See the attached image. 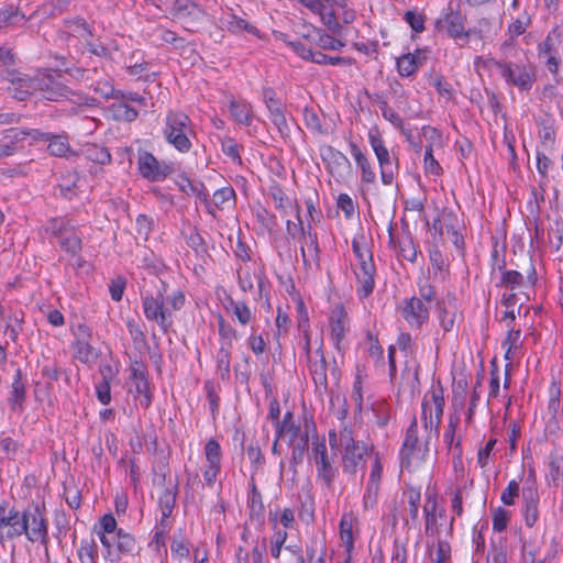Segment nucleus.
<instances>
[{
    "mask_svg": "<svg viewBox=\"0 0 563 563\" xmlns=\"http://www.w3.org/2000/svg\"><path fill=\"white\" fill-rule=\"evenodd\" d=\"M522 499H523V519L527 527L532 528L539 519V492L538 485L533 472H530L529 476L525 481L522 487Z\"/></svg>",
    "mask_w": 563,
    "mask_h": 563,
    "instance_id": "obj_19",
    "label": "nucleus"
},
{
    "mask_svg": "<svg viewBox=\"0 0 563 563\" xmlns=\"http://www.w3.org/2000/svg\"><path fill=\"white\" fill-rule=\"evenodd\" d=\"M170 13L190 32H194L206 16V11L191 0H174Z\"/></svg>",
    "mask_w": 563,
    "mask_h": 563,
    "instance_id": "obj_13",
    "label": "nucleus"
},
{
    "mask_svg": "<svg viewBox=\"0 0 563 563\" xmlns=\"http://www.w3.org/2000/svg\"><path fill=\"white\" fill-rule=\"evenodd\" d=\"M367 139L378 162L382 183L390 186L398 173V159L390 155L378 128L369 129Z\"/></svg>",
    "mask_w": 563,
    "mask_h": 563,
    "instance_id": "obj_8",
    "label": "nucleus"
},
{
    "mask_svg": "<svg viewBox=\"0 0 563 563\" xmlns=\"http://www.w3.org/2000/svg\"><path fill=\"white\" fill-rule=\"evenodd\" d=\"M176 185L178 186V188L187 196H194L196 197L197 200H199L200 202H203L207 205L208 209H209V212H212L211 211V205L209 203L208 201V192L203 186V184L201 183H194L191 181L188 177L186 176H180L177 181H176Z\"/></svg>",
    "mask_w": 563,
    "mask_h": 563,
    "instance_id": "obj_34",
    "label": "nucleus"
},
{
    "mask_svg": "<svg viewBox=\"0 0 563 563\" xmlns=\"http://www.w3.org/2000/svg\"><path fill=\"white\" fill-rule=\"evenodd\" d=\"M398 249H399L400 256H402L405 260H407L411 263L417 261L418 250H417V245L410 234L407 233V234H404L401 238H399Z\"/></svg>",
    "mask_w": 563,
    "mask_h": 563,
    "instance_id": "obj_47",
    "label": "nucleus"
},
{
    "mask_svg": "<svg viewBox=\"0 0 563 563\" xmlns=\"http://www.w3.org/2000/svg\"><path fill=\"white\" fill-rule=\"evenodd\" d=\"M477 69L495 66L499 69L501 77L507 84L518 87L520 90L529 91L534 81V73L531 66L477 57L474 62Z\"/></svg>",
    "mask_w": 563,
    "mask_h": 563,
    "instance_id": "obj_6",
    "label": "nucleus"
},
{
    "mask_svg": "<svg viewBox=\"0 0 563 563\" xmlns=\"http://www.w3.org/2000/svg\"><path fill=\"white\" fill-rule=\"evenodd\" d=\"M317 45L322 49L341 51L345 44L341 40L323 33L318 36Z\"/></svg>",
    "mask_w": 563,
    "mask_h": 563,
    "instance_id": "obj_60",
    "label": "nucleus"
},
{
    "mask_svg": "<svg viewBox=\"0 0 563 563\" xmlns=\"http://www.w3.org/2000/svg\"><path fill=\"white\" fill-rule=\"evenodd\" d=\"M378 486L366 484L362 500L364 510H371L376 507L378 501Z\"/></svg>",
    "mask_w": 563,
    "mask_h": 563,
    "instance_id": "obj_59",
    "label": "nucleus"
},
{
    "mask_svg": "<svg viewBox=\"0 0 563 563\" xmlns=\"http://www.w3.org/2000/svg\"><path fill=\"white\" fill-rule=\"evenodd\" d=\"M25 398V386L21 379L20 372L16 373L11 389V396L9 398L10 405L13 410L21 409Z\"/></svg>",
    "mask_w": 563,
    "mask_h": 563,
    "instance_id": "obj_46",
    "label": "nucleus"
},
{
    "mask_svg": "<svg viewBox=\"0 0 563 563\" xmlns=\"http://www.w3.org/2000/svg\"><path fill=\"white\" fill-rule=\"evenodd\" d=\"M465 18L463 14L454 10L451 4L443 9L440 16L435 20L434 26L439 32H446L453 38L468 37V32L465 31Z\"/></svg>",
    "mask_w": 563,
    "mask_h": 563,
    "instance_id": "obj_14",
    "label": "nucleus"
},
{
    "mask_svg": "<svg viewBox=\"0 0 563 563\" xmlns=\"http://www.w3.org/2000/svg\"><path fill=\"white\" fill-rule=\"evenodd\" d=\"M185 305V295L181 290L167 291L166 285L162 286L155 294L142 297L144 316L148 321L155 322L166 333L173 324L174 313Z\"/></svg>",
    "mask_w": 563,
    "mask_h": 563,
    "instance_id": "obj_1",
    "label": "nucleus"
},
{
    "mask_svg": "<svg viewBox=\"0 0 563 563\" xmlns=\"http://www.w3.org/2000/svg\"><path fill=\"white\" fill-rule=\"evenodd\" d=\"M300 254L302 257L303 265L307 268L318 267L320 261V247L318 242V235L310 224L307 225V231L301 236Z\"/></svg>",
    "mask_w": 563,
    "mask_h": 563,
    "instance_id": "obj_28",
    "label": "nucleus"
},
{
    "mask_svg": "<svg viewBox=\"0 0 563 563\" xmlns=\"http://www.w3.org/2000/svg\"><path fill=\"white\" fill-rule=\"evenodd\" d=\"M519 492L520 482L517 479H511L500 495L503 504L506 506L515 505L516 498L519 496Z\"/></svg>",
    "mask_w": 563,
    "mask_h": 563,
    "instance_id": "obj_55",
    "label": "nucleus"
},
{
    "mask_svg": "<svg viewBox=\"0 0 563 563\" xmlns=\"http://www.w3.org/2000/svg\"><path fill=\"white\" fill-rule=\"evenodd\" d=\"M77 552L80 563H98V548L95 540H81Z\"/></svg>",
    "mask_w": 563,
    "mask_h": 563,
    "instance_id": "obj_45",
    "label": "nucleus"
},
{
    "mask_svg": "<svg viewBox=\"0 0 563 563\" xmlns=\"http://www.w3.org/2000/svg\"><path fill=\"white\" fill-rule=\"evenodd\" d=\"M423 167H424L426 174L438 176L442 173V167L440 166V164L433 156L432 146H428L426 148L424 158H423Z\"/></svg>",
    "mask_w": 563,
    "mask_h": 563,
    "instance_id": "obj_57",
    "label": "nucleus"
},
{
    "mask_svg": "<svg viewBox=\"0 0 563 563\" xmlns=\"http://www.w3.org/2000/svg\"><path fill=\"white\" fill-rule=\"evenodd\" d=\"M322 161L328 172L338 180L343 181L351 173L349 158L332 146H325L321 151Z\"/></svg>",
    "mask_w": 563,
    "mask_h": 563,
    "instance_id": "obj_23",
    "label": "nucleus"
},
{
    "mask_svg": "<svg viewBox=\"0 0 563 563\" xmlns=\"http://www.w3.org/2000/svg\"><path fill=\"white\" fill-rule=\"evenodd\" d=\"M338 7H343V2L341 0H310L306 4V8L312 13L318 14L323 24L330 30H333L339 25L335 15Z\"/></svg>",
    "mask_w": 563,
    "mask_h": 563,
    "instance_id": "obj_29",
    "label": "nucleus"
},
{
    "mask_svg": "<svg viewBox=\"0 0 563 563\" xmlns=\"http://www.w3.org/2000/svg\"><path fill=\"white\" fill-rule=\"evenodd\" d=\"M437 508L438 501L435 496L427 495L426 503L423 506V512L426 517L424 531L426 534L428 536H433L438 530Z\"/></svg>",
    "mask_w": 563,
    "mask_h": 563,
    "instance_id": "obj_37",
    "label": "nucleus"
},
{
    "mask_svg": "<svg viewBox=\"0 0 563 563\" xmlns=\"http://www.w3.org/2000/svg\"><path fill=\"white\" fill-rule=\"evenodd\" d=\"M333 454H329L324 440H319L318 438L312 440L310 459L316 464L318 477L321 478L327 486L332 484L338 473L333 464Z\"/></svg>",
    "mask_w": 563,
    "mask_h": 563,
    "instance_id": "obj_12",
    "label": "nucleus"
},
{
    "mask_svg": "<svg viewBox=\"0 0 563 563\" xmlns=\"http://www.w3.org/2000/svg\"><path fill=\"white\" fill-rule=\"evenodd\" d=\"M235 199V192L232 187H222L214 191L212 197V203L219 208L223 209L229 203L233 202Z\"/></svg>",
    "mask_w": 563,
    "mask_h": 563,
    "instance_id": "obj_53",
    "label": "nucleus"
},
{
    "mask_svg": "<svg viewBox=\"0 0 563 563\" xmlns=\"http://www.w3.org/2000/svg\"><path fill=\"white\" fill-rule=\"evenodd\" d=\"M461 417L457 412L451 413L448 420V427L443 434V441L449 450H457V455L461 456L462 449L460 445V439H455V432L460 424Z\"/></svg>",
    "mask_w": 563,
    "mask_h": 563,
    "instance_id": "obj_38",
    "label": "nucleus"
},
{
    "mask_svg": "<svg viewBox=\"0 0 563 563\" xmlns=\"http://www.w3.org/2000/svg\"><path fill=\"white\" fill-rule=\"evenodd\" d=\"M163 134L166 142L181 154L190 152L191 139L196 136L191 119L180 111H168Z\"/></svg>",
    "mask_w": 563,
    "mask_h": 563,
    "instance_id": "obj_5",
    "label": "nucleus"
},
{
    "mask_svg": "<svg viewBox=\"0 0 563 563\" xmlns=\"http://www.w3.org/2000/svg\"><path fill=\"white\" fill-rule=\"evenodd\" d=\"M130 382L134 388V393L139 398L140 405L147 408L152 402V394L150 391V383L147 379V371L144 363L139 360L130 362Z\"/></svg>",
    "mask_w": 563,
    "mask_h": 563,
    "instance_id": "obj_20",
    "label": "nucleus"
},
{
    "mask_svg": "<svg viewBox=\"0 0 563 563\" xmlns=\"http://www.w3.org/2000/svg\"><path fill=\"white\" fill-rule=\"evenodd\" d=\"M227 309L231 311L241 325H247L254 319V313L244 301L230 300Z\"/></svg>",
    "mask_w": 563,
    "mask_h": 563,
    "instance_id": "obj_42",
    "label": "nucleus"
},
{
    "mask_svg": "<svg viewBox=\"0 0 563 563\" xmlns=\"http://www.w3.org/2000/svg\"><path fill=\"white\" fill-rule=\"evenodd\" d=\"M274 533L271 537V554L274 559H279L283 547L287 540V531L279 529L276 525L274 526Z\"/></svg>",
    "mask_w": 563,
    "mask_h": 563,
    "instance_id": "obj_50",
    "label": "nucleus"
},
{
    "mask_svg": "<svg viewBox=\"0 0 563 563\" xmlns=\"http://www.w3.org/2000/svg\"><path fill=\"white\" fill-rule=\"evenodd\" d=\"M313 63L319 65H350L352 63V59L349 57H340V56H328L321 52H316Z\"/></svg>",
    "mask_w": 563,
    "mask_h": 563,
    "instance_id": "obj_61",
    "label": "nucleus"
},
{
    "mask_svg": "<svg viewBox=\"0 0 563 563\" xmlns=\"http://www.w3.org/2000/svg\"><path fill=\"white\" fill-rule=\"evenodd\" d=\"M509 521V512L498 507L493 511V529L497 532H501L507 528Z\"/></svg>",
    "mask_w": 563,
    "mask_h": 563,
    "instance_id": "obj_62",
    "label": "nucleus"
},
{
    "mask_svg": "<svg viewBox=\"0 0 563 563\" xmlns=\"http://www.w3.org/2000/svg\"><path fill=\"white\" fill-rule=\"evenodd\" d=\"M43 136L42 132L36 129L10 128L3 130L0 134V159L14 155L24 148L25 144L32 145Z\"/></svg>",
    "mask_w": 563,
    "mask_h": 563,
    "instance_id": "obj_10",
    "label": "nucleus"
},
{
    "mask_svg": "<svg viewBox=\"0 0 563 563\" xmlns=\"http://www.w3.org/2000/svg\"><path fill=\"white\" fill-rule=\"evenodd\" d=\"M402 19L408 23L411 30L416 33L424 31L426 14L418 9H411L405 12Z\"/></svg>",
    "mask_w": 563,
    "mask_h": 563,
    "instance_id": "obj_49",
    "label": "nucleus"
},
{
    "mask_svg": "<svg viewBox=\"0 0 563 563\" xmlns=\"http://www.w3.org/2000/svg\"><path fill=\"white\" fill-rule=\"evenodd\" d=\"M400 314L412 329H420L429 321V307L422 299L411 297L406 299L400 307Z\"/></svg>",
    "mask_w": 563,
    "mask_h": 563,
    "instance_id": "obj_21",
    "label": "nucleus"
},
{
    "mask_svg": "<svg viewBox=\"0 0 563 563\" xmlns=\"http://www.w3.org/2000/svg\"><path fill=\"white\" fill-rule=\"evenodd\" d=\"M540 144L544 151H552L555 144V130L552 124L542 123L539 129Z\"/></svg>",
    "mask_w": 563,
    "mask_h": 563,
    "instance_id": "obj_51",
    "label": "nucleus"
},
{
    "mask_svg": "<svg viewBox=\"0 0 563 563\" xmlns=\"http://www.w3.org/2000/svg\"><path fill=\"white\" fill-rule=\"evenodd\" d=\"M563 41V33L558 26L553 27L545 40L539 44V56L544 59L549 71L556 76L560 66L559 49Z\"/></svg>",
    "mask_w": 563,
    "mask_h": 563,
    "instance_id": "obj_17",
    "label": "nucleus"
},
{
    "mask_svg": "<svg viewBox=\"0 0 563 563\" xmlns=\"http://www.w3.org/2000/svg\"><path fill=\"white\" fill-rule=\"evenodd\" d=\"M136 163L140 175L152 183L163 181L173 173L170 163L158 161L147 151H139Z\"/></svg>",
    "mask_w": 563,
    "mask_h": 563,
    "instance_id": "obj_11",
    "label": "nucleus"
},
{
    "mask_svg": "<svg viewBox=\"0 0 563 563\" xmlns=\"http://www.w3.org/2000/svg\"><path fill=\"white\" fill-rule=\"evenodd\" d=\"M22 525L25 526L23 531L27 540L31 542L47 543L48 525L37 507L26 509L22 515Z\"/></svg>",
    "mask_w": 563,
    "mask_h": 563,
    "instance_id": "obj_15",
    "label": "nucleus"
},
{
    "mask_svg": "<svg viewBox=\"0 0 563 563\" xmlns=\"http://www.w3.org/2000/svg\"><path fill=\"white\" fill-rule=\"evenodd\" d=\"M73 343L74 356L84 364H92L98 358L97 350L90 344L91 331L85 324H79L75 331Z\"/></svg>",
    "mask_w": 563,
    "mask_h": 563,
    "instance_id": "obj_22",
    "label": "nucleus"
},
{
    "mask_svg": "<svg viewBox=\"0 0 563 563\" xmlns=\"http://www.w3.org/2000/svg\"><path fill=\"white\" fill-rule=\"evenodd\" d=\"M25 526L22 525L20 512L11 509L7 515V521L3 529L4 540H12L24 534Z\"/></svg>",
    "mask_w": 563,
    "mask_h": 563,
    "instance_id": "obj_39",
    "label": "nucleus"
},
{
    "mask_svg": "<svg viewBox=\"0 0 563 563\" xmlns=\"http://www.w3.org/2000/svg\"><path fill=\"white\" fill-rule=\"evenodd\" d=\"M487 563H507V549L503 543L493 544L488 554Z\"/></svg>",
    "mask_w": 563,
    "mask_h": 563,
    "instance_id": "obj_63",
    "label": "nucleus"
},
{
    "mask_svg": "<svg viewBox=\"0 0 563 563\" xmlns=\"http://www.w3.org/2000/svg\"><path fill=\"white\" fill-rule=\"evenodd\" d=\"M46 232L54 236L60 247L69 255L77 256L81 250V239L70 220L55 218L49 220Z\"/></svg>",
    "mask_w": 563,
    "mask_h": 563,
    "instance_id": "obj_9",
    "label": "nucleus"
},
{
    "mask_svg": "<svg viewBox=\"0 0 563 563\" xmlns=\"http://www.w3.org/2000/svg\"><path fill=\"white\" fill-rule=\"evenodd\" d=\"M352 251L356 258L353 272L356 278V294L360 299L367 298L375 288V264L373 254L364 238L352 240Z\"/></svg>",
    "mask_w": 563,
    "mask_h": 563,
    "instance_id": "obj_4",
    "label": "nucleus"
},
{
    "mask_svg": "<svg viewBox=\"0 0 563 563\" xmlns=\"http://www.w3.org/2000/svg\"><path fill=\"white\" fill-rule=\"evenodd\" d=\"M219 27L235 35H241L243 32H246L256 37H261V33L255 25L250 24L243 18L234 14L231 9L222 12L219 19Z\"/></svg>",
    "mask_w": 563,
    "mask_h": 563,
    "instance_id": "obj_30",
    "label": "nucleus"
},
{
    "mask_svg": "<svg viewBox=\"0 0 563 563\" xmlns=\"http://www.w3.org/2000/svg\"><path fill=\"white\" fill-rule=\"evenodd\" d=\"M358 523L357 517L352 512H345L340 520V539L347 553L354 549L355 528Z\"/></svg>",
    "mask_w": 563,
    "mask_h": 563,
    "instance_id": "obj_32",
    "label": "nucleus"
},
{
    "mask_svg": "<svg viewBox=\"0 0 563 563\" xmlns=\"http://www.w3.org/2000/svg\"><path fill=\"white\" fill-rule=\"evenodd\" d=\"M310 373L312 375V379L318 388H327L328 379H327V364L322 353H320V358L312 362L310 364Z\"/></svg>",
    "mask_w": 563,
    "mask_h": 563,
    "instance_id": "obj_44",
    "label": "nucleus"
},
{
    "mask_svg": "<svg viewBox=\"0 0 563 563\" xmlns=\"http://www.w3.org/2000/svg\"><path fill=\"white\" fill-rule=\"evenodd\" d=\"M439 321L444 331H451L455 321V306L450 299L439 303Z\"/></svg>",
    "mask_w": 563,
    "mask_h": 563,
    "instance_id": "obj_43",
    "label": "nucleus"
},
{
    "mask_svg": "<svg viewBox=\"0 0 563 563\" xmlns=\"http://www.w3.org/2000/svg\"><path fill=\"white\" fill-rule=\"evenodd\" d=\"M206 463L203 467V479L208 486H212L221 470L222 451L219 442L210 439L205 445Z\"/></svg>",
    "mask_w": 563,
    "mask_h": 563,
    "instance_id": "obj_24",
    "label": "nucleus"
},
{
    "mask_svg": "<svg viewBox=\"0 0 563 563\" xmlns=\"http://www.w3.org/2000/svg\"><path fill=\"white\" fill-rule=\"evenodd\" d=\"M430 85L434 87L437 92L445 100H450L453 97L452 86L445 81L441 76H434L430 79Z\"/></svg>",
    "mask_w": 563,
    "mask_h": 563,
    "instance_id": "obj_58",
    "label": "nucleus"
},
{
    "mask_svg": "<svg viewBox=\"0 0 563 563\" xmlns=\"http://www.w3.org/2000/svg\"><path fill=\"white\" fill-rule=\"evenodd\" d=\"M330 335L335 350L345 347V338L350 332V318L343 305H335L329 314Z\"/></svg>",
    "mask_w": 563,
    "mask_h": 563,
    "instance_id": "obj_16",
    "label": "nucleus"
},
{
    "mask_svg": "<svg viewBox=\"0 0 563 563\" xmlns=\"http://www.w3.org/2000/svg\"><path fill=\"white\" fill-rule=\"evenodd\" d=\"M229 111L235 123L244 126L252 124L254 119L253 107L247 101L232 98L229 102Z\"/></svg>",
    "mask_w": 563,
    "mask_h": 563,
    "instance_id": "obj_33",
    "label": "nucleus"
},
{
    "mask_svg": "<svg viewBox=\"0 0 563 563\" xmlns=\"http://www.w3.org/2000/svg\"><path fill=\"white\" fill-rule=\"evenodd\" d=\"M222 152L233 162L241 163L239 144L231 137H225L221 143Z\"/></svg>",
    "mask_w": 563,
    "mask_h": 563,
    "instance_id": "obj_64",
    "label": "nucleus"
},
{
    "mask_svg": "<svg viewBox=\"0 0 563 563\" xmlns=\"http://www.w3.org/2000/svg\"><path fill=\"white\" fill-rule=\"evenodd\" d=\"M112 109L118 120L133 121L139 115V112L123 100L113 103Z\"/></svg>",
    "mask_w": 563,
    "mask_h": 563,
    "instance_id": "obj_52",
    "label": "nucleus"
},
{
    "mask_svg": "<svg viewBox=\"0 0 563 563\" xmlns=\"http://www.w3.org/2000/svg\"><path fill=\"white\" fill-rule=\"evenodd\" d=\"M501 345L505 350V358L509 361L516 360L522 346L521 331L508 329V334Z\"/></svg>",
    "mask_w": 563,
    "mask_h": 563,
    "instance_id": "obj_36",
    "label": "nucleus"
},
{
    "mask_svg": "<svg viewBox=\"0 0 563 563\" xmlns=\"http://www.w3.org/2000/svg\"><path fill=\"white\" fill-rule=\"evenodd\" d=\"M440 385H432L422 398L421 417L424 428L429 430V437H439V427L444 409V395Z\"/></svg>",
    "mask_w": 563,
    "mask_h": 563,
    "instance_id": "obj_7",
    "label": "nucleus"
},
{
    "mask_svg": "<svg viewBox=\"0 0 563 563\" xmlns=\"http://www.w3.org/2000/svg\"><path fill=\"white\" fill-rule=\"evenodd\" d=\"M87 157L98 164L104 165L110 163L111 155L106 147L92 145L87 148Z\"/></svg>",
    "mask_w": 563,
    "mask_h": 563,
    "instance_id": "obj_56",
    "label": "nucleus"
},
{
    "mask_svg": "<svg viewBox=\"0 0 563 563\" xmlns=\"http://www.w3.org/2000/svg\"><path fill=\"white\" fill-rule=\"evenodd\" d=\"M429 260L434 279L444 280L448 272V263L438 247L429 250Z\"/></svg>",
    "mask_w": 563,
    "mask_h": 563,
    "instance_id": "obj_40",
    "label": "nucleus"
},
{
    "mask_svg": "<svg viewBox=\"0 0 563 563\" xmlns=\"http://www.w3.org/2000/svg\"><path fill=\"white\" fill-rule=\"evenodd\" d=\"M272 197L275 207L285 214L292 210L297 211V207H299L296 200L289 198L282 189H275Z\"/></svg>",
    "mask_w": 563,
    "mask_h": 563,
    "instance_id": "obj_48",
    "label": "nucleus"
},
{
    "mask_svg": "<svg viewBox=\"0 0 563 563\" xmlns=\"http://www.w3.org/2000/svg\"><path fill=\"white\" fill-rule=\"evenodd\" d=\"M44 136L38 141H48V151L54 156L64 157L70 152V146L65 136H53L48 133H42Z\"/></svg>",
    "mask_w": 563,
    "mask_h": 563,
    "instance_id": "obj_41",
    "label": "nucleus"
},
{
    "mask_svg": "<svg viewBox=\"0 0 563 563\" xmlns=\"http://www.w3.org/2000/svg\"><path fill=\"white\" fill-rule=\"evenodd\" d=\"M38 92L47 100L57 101L67 98L69 89L64 85L60 75L41 74Z\"/></svg>",
    "mask_w": 563,
    "mask_h": 563,
    "instance_id": "obj_31",
    "label": "nucleus"
},
{
    "mask_svg": "<svg viewBox=\"0 0 563 563\" xmlns=\"http://www.w3.org/2000/svg\"><path fill=\"white\" fill-rule=\"evenodd\" d=\"M3 77L12 85L10 90L13 97L20 101L37 92L41 86V74L33 77L16 70H7Z\"/></svg>",
    "mask_w": 563,
    "mask_h": 563,
    "instance_id": "obj_18",
    "label": "nucleus"
},
{
    "mask_svg": "<svg viewBox=\"0 0 563 563\" xmlns=\"http://www.w3.org/2000/svg\"><path fill=\"white\" fill-rule=\"evenodd\" d=\"M104 549L103 556L110 562H118L121 554H131L135 550L134 538L118 529L117 520L112 515H104L93 528Z\"/></svg>",
    "mask_w": 563,
    "mask_h": 563,
    "instance_id": "obj_2",
    "label": "nucleus"
},
{
    "mask_svg": "<svg viewBox=\"0 0 563 563\" xmlns=\"http://www.w3.org/2000/svg\"><path fill=\"white\" fill-rule=\"evenodd\" d=\"M423 57L419 51L415 53L404 54L396 60L398 74L401 77H409L413 75L422 65Z\"/></svg>",
    "mask_w": 563,
    "mask_h": 563,
    "instance_id": "obj_35",
    "label": "nucleus"
},
{
    "mask_svg": "<svg viewBox=\"0 0 563 563\" xmlns=\"http://www.w3.org/2000/svg\"><path fill=\"white\" fill-rule=\"evenodd\" d=\"M329 444L333 451V455H336L339 448H342L343 470L351 474H354L360 466H363L364 457L371 451V448L366 443L355 441L351 429L346 427L341 429L339 433L330 431Z\"/></svg>",
    "mask_w": 563,
    "mask_h": 563,
    "instance_id": "obj_3",
    "label": "nucleus"
},
{
    "mask_svg": "<svg viewBox=\"0 0 563 563\" xmlns=\"http://www.w3.org/2000/svg\"><path fill=\"white\" fill-rule=\"evenodd\" d=\"M349 147L355 165L361 174V187L368 190L369 187L376 181V173L372 166V163L369 162L367 155L356 143L350 142Z\"/></svg>",
    "mask_w": 563,
    "mask_h": 563,
    "instance_id": "obj_27",
    "label": "nucleus"
},
{
    "mask_svg": "<svg viewBox=\"0 0 563 563\" xmlns=\"http://www.w3.org/2000/svg\"><path fill=\"white\" fill-rule=\"evenodd\" d=\"M266 108L269 111V118L273 124L280 133L286 132L288 130V125L280 102Z\"/></svg>",
    "mask_w": 563,
    "mask_h": 563,
    "instance_id": "obj_54",
    "label": "nucleus"
},
{
    "mask_svg": "<svg viewBox=\"0 0 563 563\" xmlns=\"http://www.w3.org/2000/svg\"><path fill=\"white\" fill-rule=\"evenodd\" d=\"M309 426L306 424L302 429L294 421L291 412H286L283 421L277 422V440L284 441L287 444L298 443L301 439L309 441Z\"/></svg>",
    "mask_w": 563,
    "mask_h": 563,
    "instance_id": "obj_25",
    "label": "nucleus"
},
{
    "mask_svg": "<svg viewBox=\"0 0 563 563\" xmlns=\"http://www.w3.org/2000/svg\"><path fill=\"white\" fill-rule=\"evenodd\" d=\"M400 455L402 464L407 465H410L413 462H419L424 456V450L419 445L418 427L416 421H413L407 429Z\"/></svg>",
    "mask_w": 563,
    "mask_h": 563,
    "instance_id": "obj_26",
    "label": "nucleus"
}]
</instances>
